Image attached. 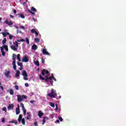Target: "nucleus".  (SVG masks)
<instances>
[{"instance_id":"49530a36","label":"nucleus","mask_w":126,"mask_h":126,"mask_svg":"<svg viewBox=\"0 0 126 126\" xmlns=\"http://www.w3.org/2000/svg\"><path fill=\"white\" fill-rule=\"evenodd\" d=\"M52 79H53L54 81H57V79H56L54 76H52Z\"/></svg>"},{"instance_id":"0eeeda50","label":"nucleus","mask_w":126,"mask_h":126,"mask_svg":"<svg viewBox=\"0 0 126 126\" xmlns=\"http://www.w3.org/2000/svg\"><path fill=\"white\" fill-rule=\"evenodd\" d=\"M20 105L22 108L24 115V116H26V109H25V107H24V104H23V103H21Z\"/></svg>"},{"instance_id":"8fccbe9b","label":"nucleus","mask_w":126,"mask_h":126,"mask_svg":"<svg viewBox=\"0 0 126 126\" xmlns=\"http://www.w3.org/2000/svg\"><path fill=\"white\" fill-rule=\"evenodd\" d=\"M20 41H21V42H25V39L22 38V39H21L20 40Z\"/></svg>"},{"instance_id":"79ce46f5","label":"nucleus","mask_w":126,"mask_h":126,"mask_svg":"<svg viewBox=\"0 0 126 126\" xmlns=\"http://www.w3.org/2000/svg\"><path fill=\"white\" fill-rule=\"evenodd\" d=\"M2 110V111H4V112H6V107H3Z\"/></svg>"},{"instance_id":"de8ad7c7","label":"nucleus","mask_w":126,"mask_h":126,"mask_svg":"<svg viewBox=\"0 0 126 126\" xmlns=\"http://www.w3.org/2000/svg\"><path fill=\"white\" fill-rule=\"evenodd\" d=\"M2 123H5V119L4 118L2 119Z\"/></svg>"},{"instance_id":"39448f33","label":"nucleus","mask_w":126,"mask_h":126,"mask_svg":"<svg viewBox=\"0 0 126 126\" xmlns=\"http://www.w3.org/2000/svg\"><path fill=\"white\" fill-rule=\"evenodd\" d=\"M22 75L24 76V80H28V74H27V72H26V70H24L22 73Z\"/></svg>"},{"instance_id":"58836bf2","label":"nucleus","mask_w":126,"mask_h":126,"mask_svg":"<svg viewBox=\"0 0 126 126\" xmlns=\"http://www.w3.org/2000/svg\"><path fill=\"white\" fill-rule=\"evenodd\" d=\"M26 41L27 44H28V45H29V43H30V42H29V39L28 38H27L26 39Z\"/></svg>"},{"instance_id":"20e7f679","label":"nucleus","mask_w":126,"mask_h":126,"mask_svg":"<svg viewBox=\"0 0 126 126\" xmlns=\"http://www.w3.org/2000/svg\"><path fill=\"white\" fill-rule=\"evenodd\" d=\"M18 99L17 101L19 103L22 102V101H24V99H27V97L25 95H18Z\"/></svg>"},{"instance_id":"5701e85b","label":"nucleus","mask_w":126,"mask_h":126,"mask_svg":"<svg viewBox=\"0 0 126 126\" xmlns=\"http://www.w3.org/2000/svg\"><path fill=\"white\" fill-rule=\"evenodd\" d=\"M9 124H15L16 126L17 125V124H18L17 121H9Z\"/></svg>"},{"instance_id":"6ab92c4d","label":"nucleus","mask_w":126,"mask_h":126,"mask_svg":"<svg viewBox=\"0 0 126 126\" xmlns=\"http://www.w3.org/2000/svg\"><path fill=\"white\" fill-rule=\"evenodd\" d=\"M28 116L27 117V120H30L31 119V114H30V112H27Z\"/></svg>"},{"instance_id":"f03ea898","label":"nucleus","mask_w":126,"mask_h":126,"mask_svg":"<svg viewBox=\"0 0 126 126\" xmlns=\"http://www.w3.org/2000/svg\"><path fill=\"white\" fill-rule=\"evenodd\" d=\"M57 95V92L54 89H51V93L47 94V96L51 98H55Z\"/></svg>"},{"instance_id":"9d476101","label":"nucleus","mask_w":126,"mask_h":126,"mask_svg":"<svg viewBox=\"0 0 126 126\" xmlns=\"http://www.w3.org/2000/svg\"><path fill=\"white\" fill-rule=\"evenodd\" d=\"M13 108H14V105L13 104H11L8 105L7 109L8 111H10V110H13Z\"/></svg>"},{"instance_id":"412c9836","label":"nucleus","mask_w":126,"mask_h":126,"mask_svg":"<svg viewBox=\"0 0 126 126\" xmlns=\"http://www.w3.org/2000/svg\"><path fill=\"white\" fill-rule=\"evenodd\" d=\"M1 34H2L3 37H6L7 35H9V32H2Z\"/></svg>"},{"instance_id":"bf43d9fd","label":"nucleus","mask_w":126,"mask_h":126,"mask_svg":"<svg viewBox=\"0 0 126 126\" xmlns=\"http://www.w3.org/2000/svg\"><path fill=\"white\" fill-rule=\"evenodd\" d=\"M21 28L22 29H25V28L24 26H21Z\"/></svg>"},{"instance_id":"ddd939ff","label":"nucleus","mask_w":126,"mask_h":126,"mask_svg":"<svg viewBox=\"0 0 126 126\" xmlns=\"http://www.w3.org/2000/svg\"><path fill=\"white\" fill-rule=\"evenodd\" d=\"M20 113L19 104H18V108L16 109V115H19Z\"/></svg>"},{"instance_id":"4be33fe9","label":"nucleus","mask_w":126,"mask_h":126,"mask_svg":"<svg viewBox=\"0 0 126 126\" xmlns=\"http://www.w3.org/2000/svg\"><path fill=\"white\" fill-rule=\"evenodd\" d=\"M2 48L5 49L6 52H8V47L7 45H3Z\"/></svg>"},{"instance_id":"0e129e2a","label":"nucleus","mask_w":126,"mask_h":126,"mask_svg":"<svg viewBox=\"0 0 126 126\" xmlns=\"http://www.w3.org/2000/svg\"><path fill=\"white\" fill-rule=\"evenodd\" d=\"M17 42H21L20 40H17Z\"/></svg>"},{"instance_id":"cd10ccee","label":"nucleus","mask_w":126,"mask_h":126,"mask_svg":"<svg viewBox=\"0 0 126 126\" xmlns=\"http://www.w3.org/2000/svg\"><path fill=\"white\" fill-rule=\"evenodd\" d=\"M34 41L36 43H39L40 42V39L38 38H34Z\"/></svg>"},{"instance_id":"774afa93","label":"nucleus","mask_w":126,"mask_h":126,"mask_svg":"<svg viewBox=\"0 0 126 126\" xmlns=\"http://www.w3.org/2000/svg\"><path fill=\"white\" fill-rule=\"evenodd\" d=\"M61 97H62L61 96H59V98H61Z\"/></svg>"},{"instance_id":"b1692460","label":"nucleus","mask_w":126,"mask_h":126,"mask_svg":"<svg viewBox=\"0 0 126 126\" xmlns=\"http://www.w3.org/2000/svg\"><path fill=\"white\" fill-rule=\"evenodd\" d=\"M22 120V115L20 114L19 116V118H18V122H19V123H20V122H21Z\"/></svg>"},{"instance_id":"6e6552de","label":"nucleus","mask_w":126,"mask_h":126,"mask_svg":"<svg viewBox=\"0 0 126 126\" xmlns=\"http://www.w3.org/2000/svg\"><path fill=\"white\" fill-rule=\"evenodd\" d=\"M45 74H49V71L48 70H46L45 69H43L42 71H41V74L42 75H45Z\"/></svg>"},{"instance_id":"a18cd8bd","label":"nucleus","mask_w":126,"mask_h":126,"mask_svg":"<svg viewBox=\"0 0 126 126\" xmlns=\"http://www.w3.org/2000/svg\"><path fill=\"white\" fill-rule=\"evenodd\" d=\"M25 85L26 87H29V85L27 83H25Z\"/></svg>"},{"instance_id":"f704fd0d","label":"nucleus","mask_w":126,"mask_h":126,"mask_svg":"<svg viewBox=\"0 0 126 126\" xmlns=\"http://www.w3.org/2000/svg\"><path fill=\"white\" fill-rule=\"evenodd\" d=\"M36 65H37V66H39V65H40V63H39V61H37L35 63Z\"/></svg>"},{"instance_id":"2f4dec72","label":"nucleus","mask_w":126,"mask_h":126,"mask_svg":"<svg viewBox=\"0 0 126 126\" xmlns=\"http://www.w3.org/2000/svg\"><path fill=\"white\" fill-rule=\"evenodd\" d=\"M22 123L24 126H25V119L24 118H23L22 120H21Z\"/></svg>"},{"instance_id":"a211bd4d","label":"nucleus","mask_w":126,"mask_h":126,"mask_svg":"<svg viewBox=\"0 0 126 126\" xmlns=\"http://www.w3.org/2000/svg\"><path fill=\"white\" fill-rule=\"evenodd\" d=\"M37 49H38V47L37 46V45H36V44H33L32 46V49L34 50V51H36V50H37Z\"/></svg>"},{"instance_id":"e2e57ef3","label":"nucleus","mask_w":126,"mask_h":126,"mask_svg":"<svg viewBox=\"0 0 126 126\" xmlns=\"http://www.w3.org/2000/svg\"><path fill=\"white\" fill-rule=\"evenodd\" d=\"M19 33V32L18 31V30H17V34H18Z\"/></svg>"},{"instance_id":"dca6fc26","label":"nucleus","mask_w":126,"mask_h":126,"mask_svg":"<svg viewBox=\"0 0 126 126\" xmlns=\"http://www.w3.org/2000/svg\"><path fill=\"white\" fill-rule=\"evenodd\" d=\"M19 75H20V71L19 70H17L16 74H15V77H19Z\"/></svg>"},{"instance_id":"052dcab7","label":"nucleus","mask_w":126,"mask_h":126,"mask_svg":"<svg viewBox=\"0 0 126 126\" xmlns=\"http://www.w3.org/2000/svg\"><path fill=\"white\" fill-rule=\"evenodd\" d=\"M31 103H32V104H33V103H34V101L33 100L31 101Z\"/></svg>"},{"instance_id":"338daca9","label":"nucleus","mask_w":126,"mask_h":126,"mask_svg":"<svg viewBox=\"0 0 126 126\" xmlns=\"http://www.w3.org/2000/svg\"><path fill=\"white\" fill-rule=\"evenodd\" d=\"M16 28L17 29V30H18V27H16Z\"/></svg>"},{"instance_id":"f257e3e1","label":"nucleus","mask_w":126,"mask_h":126,"mask_svg":"<svg viewBox=\"0 0 126 126\" xmlns=\"http://www.w3.org/2000/svg\"><path fill=\"white\" fill-rule=\"evenodd\" d=\"M53 76H54L53 74H51V77H49V75H46L45 76V78L42 77V75H39V78L41 80H45V82H48V81H50V80H53Z\"/></svg>"},{"instance_id":"f3484780","label":"nucleus","mask_w":126,"mask_h":126,"mask_svg":"<svg viewBox=\"0 0 126 126\" xmlns=\"http://www.w3.org/2000/svg\"><path fill=\"white\" fill-rule=\"evenodd\" d=\"M1 49V53H2V55L4 56H5V52H4V51L3 50V48L2 47H0Z\"/></svg>"},{"instance_id":"ea45409f","label":"nucleus","mask_w":126,"mask_h":126,"mask_svg":"<svg viewBox=\"0 0 126 126\" xmlns=\"http://www.w3.org/2000/svg\"><path fill=\"white\" fill-rule=\"evenodd\" d=\"M31 32H32V33H34L36 32V31H35V29H33L31 30Z\"/></svg>"},{"instance_id":"1a4fd4ad","label":"nucleus","mask_w":126,"mask_h":126,"mask_svg":"<svg viewBox=\"0 0 126 126\" xmlns=\"http://www.w3.org/2000/svg\"><path fill=\"white\" fill-rule=\"evenodd\" d=\"M22 62L24 63H28V62H29V58H28L27 56H25L22 59Z\"/></svg>"},{"instance_id":"4c0bfd02","label":"nucleus","mask_w":126,"mask_h":126,"mask_svg":"<svg viewBox=\"0 0 126 126\" xmlns=\"http://www.w3.org/2000/svg\"><path fill=\"white\" fill-rule=\"evenodd\" d=\"M20 17H21V18L24 19L25 18V16H24L23 14H20Z\"/></svg>"},{"instance_id":"9b49d317","label":"nucleus","mask_w":126,"mask_h":126,"mask_svg":"<svg viewBox=\"0 0 126 126\" xmlns=\"http://www.w3.org/2000/svg\"><path fill=\"white\" fill-rule=\"evenodd\" d=\"M4 23L8 25L9 26H11V25H13V23L11 21H8L7 20L5 21Z\"/></svg>"},{"instance_id":"aec40b11","label":"nucleus","mask_w":126,"mask_h":126,"mask_svg":"<svg viewBox=\"0 0 126 126\" xmlns=\"http://www.w3.org/2000/svg\"><path fill=\"white\" fill-rule=\"evenodd\" d=\"M9 74H10V71H7L5 73V76H6V77H9Z\"/></svg>"},{"instance_id":"f8f14e48","label":"nucleus","mask_w":126,"mask_h":126,"mask_svg":"<svg viewBox=\"0 0 126 126\" xmlns=\"http://www.w3.org/2000/svg\"><path fill=\"white\" fill-rule=\"evenodd\" d=\"M42 54H43V55H48V56H50V53H48V51H47V50L45 49H43Z\"/></svg>"},{"instance_id":"7ed1b4c3","label":"nucleus","mask_w":126,"mask_h":126,"mask_svg":"<svg viewBox=\"0 0 126 126\" xmlns=\"http://www.w3.org/2000/svg\"><path fill=\"white\" fill-rule=\"evenodd\" d=\"M13 45H11L10 46L11 50L15 51H17V49L18 48V42H17V41H15L13 42Z\"/></svg>"},{"instance_id":"7c9ffc66","label":"nucleus","mask_w":126,"mask_h":126,"mask_svg":"<svg viewBox=\"0 0 126 126\" xmlns=\"http://www.w3.org/2000/svg\"><path fill=\"white\" fill-rule=\"evenodd\" d=\"M13 37H14V36H13V35H12V34H10V33H9V39H10V40H12V38H13Z\"/></svg>"},{"instance_id":"864d4df0","label":"nucleus","mask_w":126,"mask_h":126,"mask_svg":"<svg viewBox=\"0 0 126 126\" xmlns=\"http://www.w3.org/2000/svg\"><path fill=\"white\" fill-rule=\"evenodd\" d=\"M10 17H11V18H14V16L12 15H10Z\"/></svg>"},{"instance_id":"a878e982","label":"nucleus","mask_w":126,"mask_h":126,"mask_svg":"<svg viewBox=\"0 0 126 126\" xmlns=\"http://www.w3.org/2000/svg\"><path fill=\"white\" fill-rule=\"evenodd\" d=\"M17 59H18L19 62H21V59H20V54H18L17 55Z\"/></svg>"},{"instance_id":"c756f323","label":"nucleus","mask_w":126,"mask_h":126,"mask_svg":"<svg viewBox=\"0 0 126 126\" xmlns=\"http://www.w3.org/2000/svg\"><path fill=\"white\" fill-rule=\"evenodd\" d=\"M31 10L32 11H34L35 12H36L37 11V10L36 9V8H34V7H31Z\"/></svg>"},{"instance_id":"680f3d73","label":"nucleus","mask_w":126,"mask_h":126,"mask_svg":"<svg viewBox=\"0 0 126 126\" xmlns=\"http://www.w3.org/2000/svg\"><path fill=\"white\" fill-rule=\"evenodd\" d=\"M20 70H22V67L19 68Z\"/></svg>"},{"instance_id":"4d7b16f0","label":"nucleus","mask_w":126,"mask_h":126,"mask_svg":"<svg viewBox=\"0 0 126 126\" xmlns=\"http://www.w3.org/2000/svg\"><path fill=\"white\" fill-rule=\"evenodd\" d=\"M56 123L59 124L60 123V120H56Z\"/></svg>"},{"instance_id":"2eb2a0df","label":"nucleus","mask_w":126,"mask_h":126,"mask_svg":"<svg viewBox=\"0 0 126 126\" xmlns=\"http://www.w3.org/2000/svg\"><path fill=\"white\" fill-rule=\"evenodd\" d=\"M44 115V113L42 112V111H38V116L40 118H42V116Z\"/></svg>"},{"instance_id":"c9c22d12","label":"nucleus","mask_w":126,"mask_h":126,"mask_svg":"<svg viewBox=\"0 0 126 126\" xmlns=\"http://www.w3.org/2000/svg\"><path fill=\"white\" fill-rule=\"evenodd\" d=\"M58 119L60 122H63V118H62L61 116L59 117Z\"/></svg>"},{"instance_id":"c85d7f7f","label":"nucleus","mask_w":126,"mask_h":126,"mask_svg":"<svg viewBox=\"0 0 126 126\" xmlns=\"http://www.w3.org/2000/svg\"><path fill=\"white\" fill-rule=\"evenodd\" d=\"M49 105L52 107V108H55V103H53V102H50L49 103Z\"/></svg>"},{"instance_id":"69168bd1","label":"nucleus","mask_w":126,"mask_h":126,"mask_svg":"<svg viewBox=\"0 0 126 126\" xmlns=\"http://www.w3.org/2000/svg\"><path fill=\"white\" fill-rule=\"evenodd\" d=\"M17 83V82H15V83H14V84H15V85H16Z\"/></svg>"},{"instance_id":"bb28decb","label":"nucleus","mask_w":126,"mask_h":126,"mask_svg":"<svg viewBox=\"0 0 126 126\" xmlns=\"http://www.w3.org/2000/svg\"><path fill=\"white\" fill-rule=\"evenodd\" d=\"M2 43L3 45H5V43H6V38H4L3 39V40L2 41Z\"/></svg>"},{"instance_id":"4468645a","label":"nucleus","mask_w":126,"mask_h":126,"mask_svg":"<svg viewBox=\"0 0 126 126\" xmlns=\"http://www.w3.org/2000/svg\"><path fill=\"white\" fill-rule=\"evenodd\" d=\"M7 92H9L10 95H13V94H14V92H13V90L12 89L7 90Z\"/></svg>"},{"instance_id":"13d9d810","label":"nucleus","mask_w":126,"mask_h":126,"mask_svg":"<svg viewBox=\"0 0 126 126\" xmlns=\"http://www.w3.org/2000/svg\"><path fill=\"white\" fill-rule=\"evenodd\" d=\"M26 2H26V1L25 2H24L22 3L23 5H24V4H25L26 3Z\"/></svg>"},{"instance_id":"c03bdc74","label":"nucleus","mask_w":126,"mask_h":126,"mask_svg":"<svg viewBox=\"0 0 126 126\" xmlns=\"http://www.w3.org/2000/svg\"><path fill=\"white\" fill-rule=\"evenodd\" d=\"M13 12H14V13L15 14H16V12H17L16 10L15 9H13Z\"/></svg>"},{"instance_id":"423d86ee","label":"nucleus","mask_w":126,"mask_h":126,"mask_svg":"<svg viewBox=\"0 0 126 126\" xmlns=\"http://www.w3.org/2000/svg\"><path fill=\"white\" fill-rule=\"evenodd\" d=\"M12 65L14 70H16V58H12Z\"/></svg>"},{"instance_id":"6e6d98bb","label":"nucleus","mask_w":126,"mask_h":126,"mask_svg":"<svg viewBox=\"0 0 126 126\" xmlns=\"http://www.w3.org/2000/svg\"><path fill=\"white\" fill-rule=\"evenodd\" d=\"M50 80V84H51V85H53V82L52 81V80Z\"/></svg>"},{"instance_id":"473e14b6","label":"nucleus","mask_w":126,"mask_h":126,"mask_svg":"<svg viewBox=\"0 0 126 126\" xmlns=\"http://www.w3.org/2000/svg\"><path fill=\"white\" fill-rule=\"evenodd\" d=\"M45 123H46V117H44L43 119L42 120V125H44Z\"/></svg>"},{"instance_id":"e433bc0d","label":"nucleus","mask_w":126,"mask_h":126,"mask_svg":"<svg viewBox=\"0 0 126 126\" xmlns=\"http://www.w3.org/2000/svg\"><path fill=\"white\" fill-rule=\"evenodd\" d=\"M15 88L16 90H19V87L18 85H15Z\"/></svg>"},{"instance_id":"5fc2aeb1","label":"nucleus","mask_w":126,"mask_h":126,"mask_svg":"<svg viewBox=\"0 0 126 126\" xmlns=\"http://www.w3.org/2000/svg\"><path fill=\"white\" fill-rule=\"evenodd\" d=\"M34 33L36 36H38V35H39L38 33V32H35Z\"/></svg>"},{"instance_id":"37998d69","label":"nucleus","mask_w":126,"mask_h":126,"mask_svg":"<svg viewBox=\"0 0 126 126\" xmlns=\"http://www.w3.org/2000/svg\"><path fill=\"white\" fill-rule=\"evenodd\" d=\"M12 59H16V55L13 54Z\"/></svg>"},{"instance_id":"603ef678","label":"nucleus","mask_w":126,"mask_h":126,"mask_svg":"<svg viewBox=\"0 0 126 126\" xmlns=\"http://www.w3.org/2000/svg\"><path fill=\"white\" fill-rule=\"evenodd\" d=\"M55 106H56V110H57L58 109H59V107L58 106V104H56Z\"/></svg>"},{"instance_id":"3c124183","label":"nucleus","mask_w":126,"mask_h":126,"mask_svg":"<svg viewBox=\"0 0 126 126\" xmlns=\"http://www.w3.org/2000/svg\"><path fill=\"white\" fill-rule=\"evenodd\" d=\"M41 62H42V63H45V60L42 59Z\"/></svg>"},{"instance_id":"09e8293b","label":"nucleus","mask_w":126,"mask_h":126,"mask_svg":"<svg viewBox=\"0 0 126 126\" xmlns=\"http://www.w3.org/2000/svg\"><path fill=\"white\" fill-rule=\"evenodd\" d=\"M0 88L1 89L2 91H3V87L2 86H0Z\"/></svg>"},{"instance_id":"a19ab883","label":"nucleus","mask_w":126,"mask_h":126,"mask_svg":"<svg viewBox=\"0 0 126 126\" xmlns=\"http://www.w3.org/2000/svg\"><path fill=\"white\" fill-rule=\"evenodd\" d=\"M34 125L35 126H38V123L37 122V121L34 122Z\"/></svg>"},{"instance_id":"393cba45","label":"nucleus","mask_w":126,"mask_h":126,"mask_svg":"<svg viewBox=\"0 0 126 126\" xmlns=\"http://www.w3.org/2000/svg\"><path fill=\"white\" fill-rule=\"evenodd\" d=\"M17 63L19 66H20V67H23V63H22L17 62Z\"/></svg>"},{"instance_id":"72a5a7b5","label":"nucleus","mask_w":126,"mask_h":126,"mask_svg":"<svg viewBox=\"0 0 126 126\" xmlns=\"http://www.w3.org/2000/svg\"><path fill=\"white\" fill-rule=\"evenodd\" d=\"M28 11L29 12H30V13H31L32 14V15H35V12H32V11L30 10H28Z\"/></svg>"}]
</instances>
